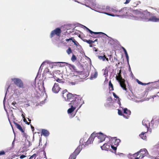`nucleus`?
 Here are the masks:
<instances>
[{"label":"nucleus","mask_w":159,"mask_h":159,"mask_svg":"<svg viewBox=\"0 0 159 159\" xmlns=\"http://www.w3.org/2000/svg\"><path fill=\"white\" fill-rule=\"evenodd\" d=\"M62 96L66 101L70 102L69 104V106L74 103L84 102L80 95L72 94L69 93L66 89L63 91Z\"/></svg>","instance_id":"nucleus-1"},{"label":"nucleus","mask_w":159,"mask_h":159,"mask_svg":"<svg viewBox=\"0 0 159 159\" xmlns=\"http://www.w3.org/2000/svg\"><path fill=\"white\" fill-rule=\"evenodd\" d=\"M148 154L147 150L145 148L142 149L136 153H135L132 155L133 157H138L139 155L140 159H142L145 156H147Z\"/></svg>","instance_id":"nucleus-2"},{"label":"nucleus","mask_w":159,"mask_h":159,"mask_svg":"<svg viewBox=\"0 0 159 159\" xmlns=\"http://www.w3.org/2000/svg\"><path fill=\"white\" fill-rule=\"evenodd\" d=\"M143 19L145 21L147 22L151 21L152 22H159V17L158 16H157L153 15L152 14V15L150 16H143Z\"/></svg>","instance_id":"nucleus-3"},{"label":"nucleus","mask_w":159,"mask_h":159,"mask_svg":"<svg viewBox=\"0 0 159 159\" xmlns=\"http://www.w3.org/2000/svg\"><path fill=\"white\" fill-rule=\"evenodd\" d=\"M118 12L120 13V15L117 16H122L129 15V14L131 13V10L130 8L125 7L119 10Z\"/></svg>","instance_id":"nucleus-4"},{"label":"nucleus","mask_w":159,"mask_h":159,"mask_svg":"<svg viewBox=\"0 0 159 159\" xmlns=\"http://www.w3.org/2000/svg\"><path fill=\"white\" fill-rule=\"evenodd\" d=\"M83 103V102H80L79 103L76 102L72 103L70 104L69 106H70L71 107L68 110V113H71L75 110L76 108L78 107H79V108H80L81 107Z\"/></svg>","instance_id":"nucleus-5"},{"label":"nucleus","mask_w":159,"mask_h":159,"mask_svg":"<svg viewBox=\"0 0 159 159\" xmlns=\"http://www.w3.org/2000/svg\"><path fill=\"white\" fill-rule=\"evenodd\" d=\"M141 11L142 10L141 9H140V10H136L134 11V12L137 14L140 15L141 16H142L143 19V16H150L152 15V13L148 11L147 10L143 11Z\"/></svg>","instance_id":"nucleus-6"},{"label":"nucleus","mask_w":159,"mask_h":159,"mask_svg":"<svg viewBox=\"0 0 159 159\" xmlns=\"http://www.w3.org/2000/svg\"><path fill=\"white\" fill-rule=\"evenodd\" d=\"M96 137H97L99 139L98 142V143H100L102 142L105 140L106 136L104 135L102 133H95L93 138L94 139Z\"/></svg>","instance_id":"nucleus-7"},{"label":"nucleus","mask_w":159,"mask_h":159,"mask_svg":"<svg viewBox=\"0 0 159 159\" xmlns=\"http://www.w3.org/2000/svg\"><path fill=\"white\" fill-rule=\"evenodd\" d=\"M11 80L13 81L14 84L18 87L20 88H24L23 83L20 79L14 78L11 79Z\"/></svg>","instance_id":"nucleus-8"},{"label":"nucleus","mask_w":159,"mask_h":159,"mask_svg":"<svg viewBox=\"0 0 159 159\" xmlns=\"http://www.w3.org/2000/svg\"><path fill=\"white\" fill-rule=\"evenodd\" d=\"M61 32V29L59 28H57L52 31L50 34V37L51 38H52L55 35H56L57 36L60 37Z\"/></svg>","instance_id":"nucleus-9"},{"label":"nucleus","mask_w":159,"mask_h":159,"mask_svg":"<svg viewBox=\"0 0 159 159\" xmlns=\"http://www.w3.org/2000/svg\"><path fill=\"white\" fill-rule=\"evenodd\" d=\"M80 2H77L79 3H80L83 5H85L86 6L90 7L92 5H93V0H84L85 1L84 3L82 2L81 0H79Z\"/></svg>","instance_id":"nucleus-10"},{"label":"nucleus","mask_w":159,"mask_h":159,"mask_svg":"<svg viewBox=\"0 0 159 159\" xmlns=\"http://www.w3.org/2000/svg\"><path fill=\"white\" fill-rule=\"evenodd\" d=\"M109 141L111 144H114L116 146H118L120 140L119 139H116V137H113L110 139Z\"/></svg>","instance_id":"nucleus-11"},{"label":"nucleus","mask_w":159,"mask_h":159,"mask_svg":"<svg viewBox=\"0 0 159 159\" xmlns=\"http://www.w3.org/2000/svg\"><path fill=\"white\" fill-rule=\"evenodd\" d=\"M94 133H93L92 134L88 140L86 142L84 143V144H83V145H84V147H86L88 146L89 144H90L93 143V141L94 139L93 137L94 136Z\"/></svg>","instance_id":"nucleus-12"},{"label":"nucleus","mask_w":159,"mask_h":159,"mask_svg":"<svg viewBox=\"0 0 159 159\" xmlns=\"http://www.w3.org/2000/svg\"><path fill=\"white\" fill-rule=\"evenodd\" d=\"M58 83H55L52 88V91L55 93H57L61 89Z\"/></svg>","instance_id":"nucleus-13"},{"label":"nucleus","mask_w":159,"mask_h":159,"mask_svg":"<svg viewBox=\"0 0 159 159\" xmlns=\"http://www.w3.org/2000/svg\"><path fill=\"white\" fill-rule=\"evenodd\" d=\"M86 28V29L89 32V33L92 34V36L90 35L91 37H93V38H95L96 37H94V36L93 35V34H104V35H106L105 34H104L103 33L101 32H94L92 31H91V30L89 29L88 28L86 27H85Z\"/></svg>","instance_id":"nucleus-14"},{"label":"nucleus","mask_w":159,"mask_h":159,"mask_svg":"<svg viewBox=\"0 0 159 159\" xmlns=\"http://www.w3.org/2000/svg\"><path fill=\"white\" fill-rule=\"evenodd\" d=\"M125 80H122L119 81L120 86L123 89L127 92V89L126 87V85L125 83Z\"/></svg>","instance_id":"nucleus-15"},{"label":"nucleus","mask_w":159,"mask_h":159,"mask_svg":"<svg viewBox=\"0 0 159 159\" xmlns=\"http://www.w3.org/2000/svg\"><path fill=\"white\" fill-rule=\"evenodd\" d=\"M111 144L105 143L103 146H101V148L102 150H107L110 148Z\"/></svg>","instance_id":"nucleus-16"},{"label":"nucleus","mask_w":159,"mask_h":159,"mask_svg":"<svg viewBox=\"0 0 159 159\" xmlns=\"http://www.w3.org/2000/svg\"><path fill=\"white\" fill-rule=\"evenodd\" d=\"M124 113L127 114V116H125L124 115H123V116L125 118L128 119L129 117V116L131 114V111L130 110H128L127 108H125L124 109Z\"/></svg>","instance_id":"nucleus-17"},{"label":"nucleus","mask_w":159,"mask_h":159,"mask_svg":"<svg viewBox=\"0 0 159 159\" xmlns=\"http://www.w3.org/2000/svg\"><path fill=\"white\" fill-rule=\"evenodd\" d=\"M82 149V146L80 145L78 146V147L75 150V151L73 152L77 156L79 153Z\"/></svg>","instance_id":"nucleus-18"},{"label":"nucleus","mask_w":159,"mask_h":159,"mask_svg":"<svg viewBox=\"0 0 159 159\" xmlns=\"http://www.w3.org/2000/svg\"><path fill=\"white\" fill-rule=\"evenodd\" d=\"M83 41L85 42H86L88 43L89 44V47H92L94 46V45L93 44V41L91 40H87L86 39H84L83 40Z\"/></svg>","instance_id":"nucleus-19"},{"label":"nucleus","mask_w":159,"mask_h":159,"mask_svg":"<svg viewBox=\"0 0 159 159\" xmlns=\"http://www.w3.org/2000/svg\"><path fill=\"white\" fill-rule=\"evenodd\" d=\"M116 79L118 81L124 80L123 79L121 75V70H120L119 71V73H118V75L116 76Z\"/></svg>","instance_id":"nucleus-20"},{"label":"nucleus","mask_w":159,"mask_h":159,"mask_svg":"<svg viewBox=\"0 0 159 159\" xmlns=\"http://www.w3.org/2000/svg\"><path fill=\"white\" fill-rule=\"evenodd\" d=\"M69 67L70 69L73 70L75 72L77 73L80 72V71L78 70L75 66L73 65L70 64L69 65Z\"/></svg>","instance_id":"nucleus-21"},{"label":"nucleus","mask_w":159,"mask_h":159,"mask_svg":"<svg viewBox=\"0 0 159 159\" xmlns=\"http://www.w3.org/2000/svg\"><path fill=\"white\" fill-rule=\"evenodd\" d=\"M14 123L15 125V126L18 129L20 130L21 132L23 133H24V132L21 126H20V125L18 124L17 123L14 122Z\"/></svg>","instance_id":"nucleus-22"},{"label":"nucleus","mask_w":159,"mask_h":159,"mask_svg":"<svg viewBox=\"0 0 159 159\" xmlns=\"http://www.w3.org/2000/svg\"><path fill=\"white\" fill-rule=\"evenodd\" d=\"M41 133L44 136H48L49 134V132L47 130L43 129L42 130Z\"/></svg>","instance_id":"nucleus-23"},{"label":"nucleus","mask_w":159,"mask_h":159,"mask_svg":"<svg viewBox=\"0 0 159 159\" xmlns=\"http://www.w3.org/2000/svg\"><path fill=\"white\" fill-rule=\"evenodd\" d=\"M147 132H142V133L139 135V136L141 139H143V140L146 139H147V137L145 135V134Z\"/></svg>","instance_id":"nucleus-24"},{"label":"nucleus","mask_w":159,"mask_h":159,"mask_svg":"<svg viewBox=\"0 0 159 159\" xmlns=\"http://www.w3.org/2000/svg\"><path fill=\"white\" fill-rule=\"evenodd\" d=\"M109 88L110 91H111L114 90L113 85L111 83V80H110L109 82Z\"/></svg>","instance_id":"nucleus-25"},{"label":"nucleus","mask_w":159,"mask_h":159,"mask_svg":"<svg viewBox=\"0 0 159 159\" xmlns=\"http://www.w3.org/2000/svg\"><path fill=\"white\" fill-rule=\"evenodd\" d=\"M55 80H56V81L59 83H64V82L63 81V80L61 79H60L57 77L56 76H54Z\"/></svg>","instance_id":"nucleus-26"},{"label":"nucleus","mask_w":159,"mask_h":159,"mask_svg":"<svg viewBox=\"0 0 159 159\" xmlns=\"http://www.w3.org/2000/svg\"><path fill=\"white\" fill-rule=\"evenodd\" d=\"M77 155L73 152L70 156L69 159H75Z\"/></svg>","instance_id":"nucleus-27"},{"label":"nucleus","mask_w":159,"mask_h":159,"mask_svg":"<svg viewBox=\"0 0 159 159\" xmlns=\"http://www.w3.org/2000/svg\"><path fill=\"white\" fill-rule=\"evenodd\" d=\"M98 59L100 60H102L103 61H104L106 58V57L105 55H104L103 56H98Z\"/></svg>","instance_id":"nucleus-28"},{"label":"nucleus","mask_w":159,"mask_h":159,"mask_svg":"<svg viewBox=\"0 0 159 159\" xmlns=\"http://www.w3.org/2000/svg\"><path fill=\"white\" fill-rule=\"evenodd\" d=\"M72 41L74 43V45L76 46L81 47V46L80 45L79 43L74 39H73Z\"/></svg>","instance_id":"nucleus-29"},{"label":"nucleus","mask_w":159,"mask_h":159,"mask_svg":"<svg viewBox=\"0 0 159 159\" xmlns=\"http://www.w3.org/2000/svg\"><path fill=\"white\" fill-rule=\"evenodd\" d=\"M98 76V73L96 71L94 72L93 75H92L91 76V78H96Z\"/></svg>","instance_id":"nucleus-30"},{"label":"nucleus","mask_w":159,"mask_h":159,"mask_svg":"<svg viewBox=\"0 0 159 159\" xmlns=\"http://www.w3.org/2000/svg\"><path fill=\"white\" fill-rule=\"evenodd\" d=\"M76 59H77L76 57V56H75V55L74 54H73L72 57L71 59V61H72L74 62L76 60Z\"/></svg>","instance_id":"nucleus-31"},{"label":"nucleus","mask_w":159,"mask_h":159,"mask_svg":"<svg viewBox=\"0 0 159 159\" xmlns=\"http://www.w3.org/2000/svg\"><path fill=\"white\" fill-rule=\"evenodd\" d=\"M66 52L68 54H70L72 53V50L69 47L68 48L66 51Z\"/></svg>","instance_id":"nucleus-32"},{"label":"nucleus","mask_w":159,"mask_h":159,"mask_svg":"<svg viewBox=\"0 0 159 159\" xmlns=\"http://www.w3.org/2000/svg\"><path fill=\"white\" fill-rule=\"evenodd\" d=\"M110 145L111 146V148L113 150H114V151H116V149H117L116 147L117 146H116L112 144H111Z\"/></svg>","instance_id":"nucleus-33"},{"label":"nucleus","mask_w":159,"mask_h":159,"mask_svg":"<svg viewBox=\"0 0 159 159\" xmlns=\"http://www.w3.org/2000/svg\"><path fill=\"white\" fill-rule=\"evenodd\" d=\"M137 82L138 83L142 85H145L146 84H144L141 82V81H139L138 80H137Z\"/></svg>","instance_id":"nucleus-34"},{"label":"nucleus","mask_w":159,"mask_h":159,"mask_svg":"<svg viewBox=\"0 0 159 159\" xmlns=\"http://www.w3.org/2000/svg\"><path fill=\"white\" fill-rule=\"evenodd\" d=\"M118 114L120 116L123 115L122 111L120 110H118Z\"/></svg>","instance_id":"nucleus-35"},{"label":"nucleus","mask_w":159,"mask_h":159,"mask_svg":"<svg viewBox=\"0 0 159 159\" xmlns=\"http://www.w3.org/2000/svg\"><path fill=\"white\" fill-rule=\"evenodd\" d=\"M73 39V37H71V38H70L69 39H66V42H68L70 40H72Z\"/></svg>","instance_id":"nucleus-36"},{"label":"nucleus","mask_w":159,"mask_h":159,"mask_svg":"<svg viewBox=\"0 0 159 159\" xmlns=\"http://www.w3.org/2000/svg\"><path fill=\"white\" fill-rule=\"evenodd\" d=\"M54 63H51L49 64V66L51 68H53V66H54Z\"/></svg>","instance_id":"nucleus-37"},{"label":"nucleus","mask_w":159,"mask_h":159,"mask_svg":"<svg viewBox=\"0 0 159 159\" xmlns=\"http://www.w3.org/2000/svg\"><path fill=\"white\" fill-rule=\"evenodd\" d=\"M107 101H109L110 102H111L112 101V99L111 97L108 98H107Z\"/></svg>","instance_id":"nucleus-38"},{"label":"nucleus","mask_w":159,"mask_h":159,"mask_svg":"<svg viewBox=\"0 0 159 159\" xmlns=\"http://www.w3.org/2000/svg\"><path fill=\"white\" fill-rule=\"evenodd\" d=\"M157 96L159 97V92L157 93V94L156 95H154L152 96V98H153L154 97H156Z\"/></svg>","instance_id":"nucleus-39"},{"label":"nucleus","mask_w":159,"mask_h":159,"mask_svg":"<svg viewBox=\"0 0 159 159\" xmlns=\"http://www.w3.org/2000/svg\"><path fill=\"white\" fill-rule=\"evenodd\" d=\"M113 95L115 98H119V97L114 93H113Z\"/></svg>","instance_id":"nucleus-40"},{"label":"nucleus","mask_w":159,"mask_h":159,"mask_svg":"<svg viewBox=\"0 0 159 159\" xmlns=\"http://www.w3.org/2000/svg\"><path fill=\"white\" fill-rule=\"evenodd\" d=\"M122 48L123 50V51L124 52L125 54L126 53H127V51H126V50L125 49V48H124L123 47H122Z\"/></svg>","instance_id":"nucleus-41"},{"label":"nucleus","mask_w":159,"mask_h":159,"mask_svg":"<svg viewBox=\"0 0 159 159\" xmlns=\"http://www.w3.org/2000/svg\"><path fill=\"white\" fill-rule=\"evenodd\" d=\"M5 153V152L4 151H1L0 152V156L2 155H4Z\"/></svg>","instance_id":"nucleus-42"},{"label":"nucleus","mask_w":159,"mask_h":159,"mask_svg":"<svg viewBox=\"0 0 159 159\" xmlns=\"http://www.w3.org/2000/svg\"><path fill=\"white\" fill-rule=\"evenodd\" d=\"M26 157V156L24 155H22L20 156V159H23L25 157Z\"/></svg>","instance_id":"nucleus-43"},{"label":"nucleus","mask_w":159,"mask_h":159,"mask_svg":"<svg viewBox=\"0 0 159 159\" xmlns=\"http://www.w3.org/2000/svg\"><path fill=\"white\" fill-rule=\"evenodd\" d=\"M125 57H126V58L127 61H128L129 57H128V53H126V54H125Z\"/></svg>","instance_id":"nucleus-44"},{"label":"nucleus","mask_w":159,"mask_h":159,"mask_svg":"<svg viewBox=\"0 0 159 159\" xmlns=\"http://www.w3.org/2000/svg\"><path fill=\"white\" fill-rule=\"evenodd\" d=\"M131 0H126L125 2L124 3L125 4H128L129 3Z\"/></svg>","instance_id":"nucleus-45"},{"label":"nucleus","mask_w":159,"mask_h":159,"mask_svg":"<svg viewBox=\"0 0 159 159\" xmlns=\"http://www.w3.org/2000/svg\"><path fill=\"white\" fill-rule=\"evenodd\" d=\"M106 14H107V15H108L109 16H115L113 14H109V13H106Z\"/></svg>","instance_id":"nucleus-46"},{"label":"nucleus","mask_w":159,"mask_h":159,"mask_svg":"<svg viewBox=\"0 0 159 159\" xmlns=\"http://www.w3.org/2000/svg\"><path fill=\"white\" fill-rule=\"evenodd\" d=\"M31 128L32 129V131H34V127L31 125H30Z\"/></svg>","instance_id":"nucleus-47"},{"label":"nucleus","mask_w":159,"mask_h":159,"mask_svg":"<svg viewBox=\"0 0 159 159\" xmlns=\"http://www.w3.org/2000/svg\"><path fill=\"white\" fill-rule=\"evenodd\" d=\"M35 154H34L33 155H32V156H31L30 158L29 159H32V158H33V157L35 156Z\"/></svg>","instance_id":"nucleus-48"},{"label":"nucleus","mask_w":159,"mask_h":159,"mask_svg":"<svg viewBox=\"0 0 159 159\" xmlns=\"http://www.w3.org/2000/svg\"><path fill=\"white\" fill-rule=\"evenodd\" d=\"M75 114H74V115H72V114H71V115H70V118H72L74 116H75Z\"/></svg>","instance_id":"nucleus-49"},{"label":"nucleus","mask_w":159,"mask_h":159,"mask_svg":"<svg viewBox=\"0 0 159 159\" xmlns=\"http://www.w3.org/2000/svg\"><path fill=\"white\" fill-rule=\"evenodd\" d=\"M112 10V11H113V12H117V10H116V9H113Z\"/></svg>","instance_id":"nucleus-50"},{"label":"nucleus","mask_w":159,"mask_h":159,"mask_svg":"<svg viewBox=\"0 0 159 159\" xmlns=\"http://www.w3.org/2000/svg\"><path fill=\"white\" fill-rule=\"evenodd\" d=\"M114 60L116 61H118L116 57H114Z\"/></svg>","instance_id":"nucleus-51"},{"label":"nucleus","mask_w":159,"mask_h":159,"mask_svg":"<svg viewBox=\"0 0 159 159\" xmlns=\"http://www.w3.org/2000/svg\"><path fill=\"white\" fill-rule=\"evenodd\" d=\"M16 104V102H12V104L13 105H15Z\"/></svg>","instance_id":"nucleus-52"},{"label":"nucleus","mask_w":159,"mask_h":159,"mask_svg":"<svg viewBox=\"0 0 159 159\" xmlns=\"http://www.w3.org/2000/svg\"><path fill=\"white\" fill-rule=\"evenodd\" d=\"M108 105H109V104L108 103H106V104H105V106L106 107H107V106H108Z\"/></svg>","instance_id":"nucleus-53"},{"label":"nucleus","mask_w":159,"mask_h":159,"mask_svg":"<svg viewBox=\"0 0 159 159\" xmlns=\"http://www.w3.org/2000/svg\"><path fill=\"white\" fill-rule=\"evenodd\" d=\"M144 125L147 129L148 128V126L147 124H145V125Z\"/></svg>","instance_id":"nucleus-54"},{"label":"nucleus","mask_w":159,"mask_h":159,"mask_svg":"<svg viewBox=\"0 0 159 159\" xmlns=\"http://www.w3.org/2000/svg\"><path fill=\"white\" fill-rule=\"evenodd\" d=\"M98 41V39H95L94 41H93V43L95 42H97Z\"/></svg>","instance_id":"nucleus-55"},{"label":"nucleus","mask_w":159,"mask_h":159,"mask_svg":"<svg viewBox=\"0 0 159 159\" xmlns=\"http://www.w3.org/2000/svg\"><path fill=\"white\" fill-rule=\"evenodd\" d=\"M23 120H24V122H26V121H27L26 120L25 118H24Z\"/></svg>","instance_id":"nucleus-56"},{"label":"nucleus","mask_w":159,"mask_h":159,"mask_svg":"<svg viewBox=\"0 0 159 159\" xmlns=\"http://www.w3.org/2000/svg\"><path fill=\"white\" fill-rule=\"evenodd\" d=\"M22 117L23 118H25V116L23 115V114H22Z\"/></svg>","instance_id":"nucleus-57"},{"label":"nucleus","mask_w":159,"mask_h":159,"mask_svg":"<svg viewBox=\"0 0 159 159\" xmlns=\"http://www.w3.org/2000/svg\"><path fill=\"white\" fill-rule=\"evenodd\" d=\"M26 124L28 125H29L30 124V122H28L27 121H26Z\"/></svg>","instance_id":"nucleus-58"},{"label":"nucleus","mask_w":159,"mask_h":159,"mask_svg":"<svg viewBox=\"0 0 159 159\" xmlns=\"http://www.w3.org/2000/svg\"><path fill=\"white\" fill-rule=\"evenodd\" d=\"M105 59L107 61H109L108 58H107L106 57V58H105Z\"/></svg>","instance_id":"nucleus-59"},{"label":"nucleus","mask_w":159,"mask_h":159,"mask_svg":"<svg viewBox=\"0 0 159 159\" xmlns=\"http://www.w3.org/2000/svg\"><path fill=\"white\" fill-rule=\"evenodd\" d=\"M118 103L119 104H120V100L119 99V101L118 102Z\"/></svg>","instance_id":"nucleus-60"},{"label":"nucleus","mask_w":159,"mask_h":159,"mask_svg":"<svg viewBox=\"0 0 159 159\" xmlns=\"http://www.w3.org/2000/svg\"><path fill=\"white\" fill-rule=\"evenodd\" d=\"M138 5V4H136V5H134V7H136Z\"/></svg>","instance_id":"nucleus-61"},{"label":"nucleus","mask_w":159,"mask_h":159,"mask_svg":"<svg viewBox=\"0 0 159 159\" xmlns=\"http://www.w3.org/2000/svg\"><path fill=\"white\" fill-rule=\"evenodd\" d=\"M28 120L30 122L31 121V120L29 118H28Z\"/></svg>","instance_id":"nucleus-62"},{"label":"nucleus","mask_w":159,"mask_h":159,"mask_svg":"<svg viewBox=\"0 0 159 159\" xmlns=\"http://www.w3.org/2000/svg\"><path fill=\"white\" fill-rule=\"evenodd\" d=\"M44 63L45 62H43L41 64V66H42V65H43L44 64Z\"/></svg>","instance_id":"nucleus-63"},{"label":"nucleus","mask_w":159,"mask_h":159,"mask_svg":"<svg viewBox=\"0 0 159 159\" xmlns=\"http://www.w3.org/2000/svg\"><path fill=\"white\" fill-rule=\"evenodd\" d=\"M154 9H155V10H156V9L155 8H154Z\"/></svg>","instance_id":"nucleus-64"}]
</instances>
